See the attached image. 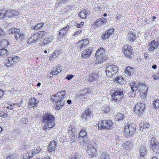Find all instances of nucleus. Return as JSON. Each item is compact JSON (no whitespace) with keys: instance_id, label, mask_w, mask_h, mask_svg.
I'll use <instances>...</instances> for the list:
<instances>
[{"instance_id":"nucleus-15","label":"nucleus","mask_w":159,"mask_h":159,"mask_svg":"<svg viewBox=\"0 0 159 159\" xmlns=\"http://www.w3.org/2000/svg\"><path fill=\"white\" fill-rule=\"evenodd\" d=\"M158 45V43L155 41V40L152 41L148 45V49L150 51H152L156 49Z\"/></svg>"},{"instance_id":"nucleus-50","label":"nucleus","mask_w":159,"mask_h":159,"mask_svg":"<svg viewBox=\"0 0 159 159\" xmlns=\"http://www.w3.org/2000/svg\"><path fill=\"white\" fill-rule=\"evenodd\" d=\"M44 24L43 23H39L38 24L34 26V28L35 30H38L39 29L41 28L43 25Z\"/></svg>"},{"instance_id":"nucleus-11","label":"nucleus","mask_w":159,"mask_h":159,"mask_svg":"<svg viewBox=\"0 0 159 159\" xmlns=\"http://www.w3.org/2000/svg\"><path fill=\"white\" fill-rule=\"evenodd\" d=\"M92 116L91 111L89 109H88L82 114V118L84 120H87Z\"/></svg>"},{"instance_id":"nucleus-53","label":"nucleus","mask_w":159,"mask_h":159,"mask_svg":"<svg viewBox=\"0 0 159 159\" xmlns=\"http://www.w3.org/2000/svg\"><path fill=\"white\" fill-rule=\"evenodd\" d=\"M5 10L0 11V19H2L5 18Z\"/></svg>"},{"instance_id":"nucleus-46","label":"nucleus","mask_w":159,"mask_h":159,"mask_svg":"<svg viewBox=\"0 0 159 159\" xmlns=\"http://www.w3.org/2000/svg\"><path fill=\"white\" fill-rule=\"evenodd\" d=\"M153 106L157 109L159 108V100L157 99L154 101Z\"/></svg>"},{"instance_id":"nucleus-28","label":"nucleus","mask_w":159,"mask_h":159,"mask_svg":"<svg viewBox=\"0 0 159 159\" xmlns=\"http://www.w3.org/2000/svg\"><path fill=\"white\" fill-rule=\"evenodd\" d=\"M38 102L35 98H31L30 99L29 107L30 108L34 107H36L38 104Z\"/></svg>"},{"instance_id":"nucleus-60","label":"nucleus","mask_w":159,"mask_h":159,"mask_svg":"<svg viewBox=\"0 0 159 159\" xmlns=\"http://www.w3.org/2000/svg\"><path fill=\"white\" fill-rule=\"evenodd\" d=\"M80 47V50L83 49V48H85V45L83 44L82 43H80V44L79 45H78Z\"/></svg>"},{"instance_id":"nucleus-48","label":"nucleus","mask_w":159,"mask_h":159,"mask_svg":"<svg viewBox=\"0 0 159 159\" xmlns=\"http://www.w3.org/2000/svg\"><path fill=\"white\" fill-rule=\"evenodd\" d=\"M52 40V38L51 37L49 38H46L43 40V43H45V44H47L51 42Z\"/></svg>"},{"instance_id":"nucleus-25","label":"nucleus","mask_w":159,"mask_h":159,"mask_svg":"<svg viewBox=\"0 0 159 159\" xmlns=\"http://www.w3.org/2000/svg\"><path fill=\"white\" fill-rule=\"evenodd\" d=\"M56 145L57 143L55 141H53L51 142L48 147L49 151L51 152L54 151L55 150Z\"/></svg>"},{"instance_id":"nucleus-61","label":"nucleus","mask_w":159,"mask_h":159,"mask_svg":"<svg viewBox=\"0 0 159 159\" xmlns=\"http://www.w3.org/2000/svg\"><path fill=\"white\" fill-rule=\"evenodd\" d=\"M81 31L82 30H80L77 31L75 32V33L73 35L74 36H77V35L80 34Z\"/></svg>"},{"instance_id":"nucleus-18","label":"nucleus","mask_w":159,"mask_h":159,"mask_svg":"<svg viewBox=\"0 0 159 159\" xmlns=\"http://www.w3.org/2000/svg\"><path fill=\"white\" fill-rule=\"evenodd\" d=\"M79 137L80 139H82L83 141L84 142L87 141L88 140L87 133L85 129H82L81 130Z\"/></svg>"},{"instance_id":"nucleus-16","label":"nucleus","mask_w":159,"mask_h":159,"mask_svg":"<svg viewBox=\"0 0 159 159\" xmlns=\"http://www.w3.org/2000/svg\"><path fill=\"white\" fill-rule=\"evenodd\" d=\"M70 27V26L69 25H67L66 27L62 28L60 31L58 33V39H61L65 35L66 32L69 29Z\"/></svg>"},{"instance_id":"nucleus-9","label":"nucleus","mask_w":159,"mask_h":159,"mask_svg":"<svg viewBox=\"0 0 159 159\" xmlns=\"http://www.w3.org/2000/svg\"><path fill=\"white\" fill-rule=\"evenodd\" d=\"M123 50L125 56L128 58H132L134 56V53L133 52L132 47L128 45L124 46Z\"/></svg>"},{"instance_id":"nucleus-49","label":"nucleus","mask_w":159,"mask_h":159,"mask_svg":"<svg viewBox=\"0 0 159 159\" xmlns=\"http://www.w3.org/2000/svg\"><path fill=\"white\" fill-rule=\"evenodd\" d=\"M54 125H53L52 126H49V125L47 124H45L43 126V129L45 131H47L48 129H49L51 128H52L54 127Z\"/></svg>"},{"instance_id":"nucleus-34","label":"nucleus","mask_w":159,"mask_h":159,"mask_svg":"<svg viewBox=\"0 0 159 159\" xmlns=\"http://www.w3.org/2000/svg\"><path fill=\"white\" fill-rule=\"evenodd\" d=\"M98 78V76L97 74L93 73L91 74L89 77V80L91 81H95L97 80Z\"/></svg>"},{"instance_id":"nucleus-8","label":"nucleus","mask_w":159,"mask_h":159,"mask_svg":"<svg viewBox=\"0 0 159 159\" xmlns=\"http://www.w3.org/2000/svg\"><path fill=\"white\" fill-rule=\"evenodd\" d=\"M45 32L44 31H39L37 33L33 34L28 40V43H31L35 42L37 40L43 37L45 34Z\"/></svg>"},{"instance_id":"nucleus-41","label":"nucleus","mask_w":159,"mask_h":159,"mask_svg":"<svg viewBox=\"0 0 159 159\" xmlns=\"http://www.w3.org/2000/svg\"><path fill=\"white\" fill-rule=\"evenodd\" d=\"M1 45L3 47L7 46L9 43L8 41L6 39H2L1 42Z\"/></svg>"},{"instance_id":"nucleus-17","label":"nucleus","mask_w":159,"mask_h":159,"mask_svg":"<svg viewBox=\"0 0 159 159\" xmlns=\"http://www.w3.org/2000/svg\"><path fill=\"white\" fill-rule=\"evenodd\" d=\"M93 51V48L90 47L85 51L82 52L81 56L83 58H85L88 57L91 54Z\"/></svg>"},{"instance_id":"nucleus-14","label":"nucleus","mask_w":159,"mask_h":159,"mask_svg":"<svg viewBox=\"0 0 159 159\" xmlns=\"http://www.w3.org/2000/svg\"><path fill=\"white\" fill-rule=\"evenodd\" d=\"M95 58L96 59L97 61L96 63L99 64L101 63H102L107 59L106 55H99L98 54H95Z\"/></svg>"},{"instance_id":"nucleus-22","label":"nucleus","mask_w":159,"mask_h":159,"mask_svg":"<svg viewBox=\"0 0 159 159\" xmlns=\"http://www.w3.org/2000/svg\"><path fill=\"white\" fill-rule=\"evenodd\" d=\"M139 91L140 93H142L144 95L146 94L147 92V87L144 84H139Z\"/></svg>"},{"instance_id":"nucleus-38","label":"nucleus","mask_w":159,"mask_h":159,"mask_svg":"<svg viewBox=\"0 0 159 159\" xmlns=\"http://www.w3.org/2000/svg\"><path fill=\"white\" fill-rule=\"evenodd\" d=\"M124 148L127 150L130 149V148L132 147V143L130 141H127L124 143Z\"/></svg>"},{"instance_id":"nucleus-19","label":"nucleus","mask_w":159,"mask_h":159,"mask_svg":"<svg viewBox=\"0 0 159 159\" xmlns=\"http://www.w3.org/2000/svg\"><path fill=\"white\" fill-rule=\"evenodd\" d=\"M107 19H105L104 17H101L98 19L94 23L95 25L97 27L98 26L101 25L104 23H105L108 21Z\"/></svg>"},{"instance_id":"nucleus-42","label":"nucleus","mask_w":159,"mask_h":159,"mask_svg":"<svg viewBox=\"0 0 159 159\" xmlns=\"http://www.w3.org/2000/svg\"><path fill=\"white\" fill-rule=\"evenodd\" d=\"M74 129H71V130H69L68 132V134L69 137L72 139H74L75 136V134L73 133Z\"/></svg>"},{"instance_id":"nucleus-58","label":"nucleus","mask_w":159,"mask_h":159,"mask_svg":"<svg viewBox=\"0 0 159 159\" xmlns=\"http://www.w3.org/2000/svg\"><path fill=\"white\" fill-rule=\"evenodd\" d=\"M74 76L72 75H68L66 78L68 80H70Z\"/></svg>"},{"instance_id":"nucleus-52","label":"nucleus","mask_w":159,"mask_h":159,"mask_svg":"<svg viewBox=\"0 0 159 159\" xmlns=\"http://www.w3.org/2000/svg\"><path fill=\"white\" fill-rule=\"evenodd\" d=\"M156 138L155 136H153L151 139V140H150V144L152 146V145L154 144L155 143H156L157 142H158L157 141H156Z\"/></svg>"},{"instance_id":"nucleus-7","label":"nucleus","mask_w":159,"mask_h":159,"mask_svg":"<svg viewBox=\"0 0 159 159\" xmlns=\"http://www.w3.org/2000/svg\"><path fill=\"white\" fill-rule=\"evenodd\" d=\"M113 123L111 120H103L99 121L98 123V127L99 129H111L112 128Z\"/></svg>"},{"instance_id":"nucleus-2","label":"nucleus","mask_w":159,"mask_h":159,"mask_svg":"<svg viewBox=\"0 0 159 159\" xmlns=\"http://www.w3.org/2000/svg\"><path fill=\"white\" fill-rule=\"evenodd\" d=\"M110 94L112 96L111 101L118 103L122 100L124 92L123 89H116L115 90H111Z\"/></svg>"},{"instance_id":"nucleus-54","label":"nucleus","mask_w":159,"mask_h":159,"mask_svg":"<svg viewBox=\"0 0 159 159\" xmlns=\"http://www.w3.org/2000/svg\"><path fill=\"white\" fill-rule=\"evenodd\" d=\"M150 126L149 124L146 123L143 125V126L141 127V128H142L143 129H146V128H148Z\"/></svg>"},{"instance_id":"nucleus-13","label":"nucleus","mask_w":159,"mask_h":159,"mask_svg":"<svg viewBox=\"0 0 159 159\" xmlns=\"http://www.w3.org/2000/svg\"><path fill=\"white\" fill-rule=\"evenodd\" d=\"M92 90L90 88H84L83 89L81 93L79 96V98H81L83 97L84 98H86V96H88V95H91L92 93Z\"/></svg>"},{"instance_id":"nucleus-63","label":"nucleus","mask_w":159,"mask_h":159,"mask_svg":"<svg viewBox=\"0 0 159 159\" xmlns=\"http://www.w3.org/2000/svg\"><path fill=\"white\" fill-rule=\"evenodd\" d=\"M7 109H10L11 110H13V109L15 108V107L13 106L10 105L9 106L7 107Z\"/></svg>"},{"instance_id":"nucleus-4","label":"nucleus","mask_w":159,"mask_h":159,"mask_svg":"<svg viewBox=\"0 0 159 159\" xmlns=\"http://www.w3.org/2000/svg\"><path fill=\"white\" fill-rule=\"evenodd\" d=\"M125 129L124 135L127 137L129 135L133 134L135 131V126L133 125L129 122L125 123Z\"/></svg>"},{"instance_id":"nucleus-55","label":"nucleus","mask_w":159,"mask_h":159,"mask_svg":"<svg viewBox=\"0 0 159 159\" xmlns=\"http://www.w3.org/2000/svg\"><path fill=\"white\" fill-rule=\"evenodd\" d=\"M12 62H13V63H16V61H18L19 59V58L18 57H12Z\"/></svg>"},{"instance_id":"nucleus-40","label":"nucleus","mask_w":159,"mask_h":159,"mask_svg":"<svg viewBox=\"0 0 159 159\" xmlns=\"http://www.w3.org/2000/svg\"><path fill=\"white\" fill-rule=\"evenodd\" d=\"M81 43H82L85 46H87V44L89 43V41L86 39H84L83 40L79 41L77 43L78 45H79Z\"/></svg>"},{"instance_id":"nucleus-26","label":"nucleus","mask_w":159,"mask_h":159,"mask_svg":"<svg viewBox=\"0 0 159 159\" xmlns=\"http://www.w3.org/2000/svg\"><path fill=\"white\" fill-rule=\"evenodd\" d=\"M62 70V67L61 66H58L53 67L52 72H51L50 74L52 76L53 75H56L61 72Z\"/></svg>"},{"instance_id":"nucleus-32","label":"nucleus","mask_w":159,"mask_h":159,"mask_svg":"<svg viewBox=\"0 0 159 159\" xmlns=\"http://www.w3.org/2000/svg\"><path fill=\"white\" fill-rule=\"evenodd\" d=\"M152 146L155 152L159 153V143L158 142L155 143L154 144L152 145Z\"/></svg>"},{"instance_id":"nucleus-37","label":"nucleus","mask_w":159,"mask_h":159,"mask_svg":"<svg viewBox=\"0 0 159 159\" xmlns=\"http://www.w3.org/2000/svg\"><path fill=\"white\" fill-rule=\"evenodd\" d=\"M115 81L116 82L118 83L121 84H124L125 80L121 76H120L118 77H117L116 78Z\"/></svg>"},{"instance_id":"nucleus-59","label":"nucleus","mask_w":159,"mask_h":159,"mask_svg":"<svg viewBox=\"0 0 159 159\" xmlns=\"http://www.w3.org/2000/svg\"><path fill=\"white\" fill-rule=\"evenodd\" d=\"M4 34V32L2 30L0 29V38L3 37Z\"/></svg>"},{"instance_id":"nucleus-47","label":"nucleus","mask_w":159,"mask_h":159,"mask_svg":"<svg viewBox=\"0 0 159 159\" xmlns=\"http://www.w3.org/2000/svg\"><path fill=\"white\" fill-rule=\"evenodd\" d=\"M8 112L6 111H0V117L3 118H6L7 116Z\"/></svg>"},{"instance_id":"nucleus-24","label":"nucleus","mask_w":159,"mask_h":159,"mask_svg":"<svg viewBox=\"0 0 159 159\" xmlns=\"http://www.w3.org/2000/svg\"><path fill=\"white\" fill-rule=\"evenodd\" d=\"M125 71L126 75L128 77L130 76L131 75L133 74L134 73V68L129 66L126 67L125 69Z\"/></svg>"},{"instance_id":"nucleus-29","label":"nucleus","mask_w":159,"mask_h":159,"mask_svg":"<svg viewBox=\"0 0 159 159\" xmlns=\"http://www.w3.org/2000/svg\"><path fill=\"white\" fill-rule=\"evenodd\" d=\"M9 52L5 48H2L0 49V56L5 58L8 56Z\"/></svg>"},{"instance_id":"nucleus-6","label":"nucleus","mask_w":159,"mask_h":159,"mask_svg":"<svg viewBox=\"0 0 159 159\" xmlns=\"http://www.w3.org/2000/svg\"><path fill=\"white\" fill-rule=\"evenodd\" d=\"M10 34H14V37L18 42H21L24 38V35L23 32L16 28H12L9 31Z\"/></svg>"},{"instance_id":"nucleus-33","label":"nucleus","mask_w":159,"mask_h":159,"mask_svg":"<svg viewBox=\"0 0 159 159\" xmlns=\"http://www.w3.org/2000/svg\"><path fill=\"white\" fill-rule=\"evenodd\" d=\"M12 58L10 57L8 58L7 60H5V64L7 67H11L13 64V62H12Z\"/></svg>"},{"instance_id":"nucleus-62","label":"nucleus","mask_w":159,"mask_h":159,"mask_svg":"<svg viewBox=\"0 0 159 159\" xmlns=\"http://www.w3.org/2000/svg\"><path fill=\"white\" fill-rule=\"evenodd\" d=\"M84 24V22H81V24H77V28H80L81 27V26H82Z\"/></svg>"},{"instance_id":"nucleus-5","label":"nucleus","mask_w":159,"mask_h":159,"mask_svg":"<svg viewBox=\"0 0 159 159\" xmlns=\"http://www.w3.org/2000/svg\"><path fill=\"white\" fill-rule=\"evenodd\" d=\"M105 70L106 74L108 76H111L116 73L118 70V67L115 65L111 64L109 63L106 65Z\"/></svg>"},{"instance_id":"nucleus-51","label":"nucleus","mask_w":159,"mask_h":159,"mask_svg":"<svg viewBox=\"0 0 159 159\" xmlns=\"http://www.w3.org/2000/svg\"><path fill=\"white\" fill-rule=\"evenodd\" d=\"M109 37L110 36L106 32H105V33L102 34L101 36L102 38L103 39H106Z\"/></svg>"},{"instance_id":"nucleus-35","label":"nucleus","mask_w":159,"mask_h":159,"mask_svg":"<svg viewBox=\"0 0 159 159\" xmlns=\"http://www.w3.org/2000/svg\"><path fill=\"white\" fill-rule=\"evenodd\" d=\"M124 118V115L121 113H118L115 117L116 120L120 121Z\"/></svg>"},{"instance_id":"nucleus-45","label":"nucleus","mask_w":159,"mask_h":159,"mask_svg":"<svg viewBox=\"0 0 159 159\" xmlns=\"http://www.w3.org/2000/svg\"><path fill=\"white\" fill-rule=\"evenodd\" d=\"M102 109L103 111L107 112L110 111V107L108 106H103L102 107Z\"/></svg>"},{"instance_id":"nucleus-27","label":"nucleus","mask_w":159,"mask_h":159,"mask_svg":"<svg viewBox=\"0 0 159 159\" xmlns=\"http://www.w3.org/2000/svg\"><path fill=\"white\" fill-rule=\"evenodd\" d=\"M139 84L138 83H136L135 82L130 83L129 86L131 89L132 92H135L138 90Z\"/></svg>"},{"instance_id":"nucleus-44","label":"nucleus","mask_w":159,"mask_h":159,"mask_svg":"<svg viewBox=\"0 0 159 159\" xmlns=\"http://www.w3.org/2000/svg\"><path fill=\"white\" fill-rule=\"evenodd\" d=\"M31 157H32L30 156V153L29 152L28 153H25L23 154L22 158L23 159H29Z\"/></svg>"},{"instance_id":"nucleus-39","label":"nucleus","mask_w":159,"mask_h":159,"mask_svg":"<svg viewBox=\"0 0 159 159\" xmlns=\"http://www.w3.org/2000/svg\"><path fill=\"white\" fill-rule=\"evenodd\" d=\"M69 158V159H82V157L79 154L76 153L74 155H71Z\"/></svg>"},{"instance_id":"nucleus-12","label":"nucleus","mask_w":159,"mask_h":159,"mask_svg":"<svg viewBox=\"0 0 159 159\" xmlns=\"http://www.w3.org/2000/svg\"><path fill=\"white\" fill-rule=\"evenodd\" d=\"M87 150V152L90 157H93L96 156V151L94 146H89Z\"/></svg>"},{"instance_id":"nucleus-10","label":"nucleus","mask_w":159,"mask_h":159,"mask_svg":"<svg viewBox=\"0 0 159 159\" xmlns=\"http://www.w3.org/2000/svg\"><path fill=\"white\" fill-rule=\"evenodd\" d=\"M145 108V106L143 103L141 102H139L135 106L134 111L136 114L139 113H142Z\"/></svg>"},{"instance_id":"nucleus-20","label":"nucleus","mask_w":159,"mask_h":159,"mask_svg":"<svg viewBox=\"0 0 159 159\" xmlns=\"http://www.w3.org/2000/svg\"><path fill=\"white\" fill-rule=\"evenodd\" d=\"M17 15V13L16 12H15V11L13 10H8L7 11L5 10L4 15L5 18H6L7 17H11L13 16H16Z\"/></svg>"},{"instance_id":"nucleus-57","label":"nucleus","mask_w":159,"mask_h":159,"mask_svg":"<svg viewBox=\"0 0 159 159\" xmlns=\"http://www.w3.org/2000/svg\"><path fill=\"white\" fill-rule=\"evenodd\" d=\"M152 77L154 79V80L158 79H159V74L157 73L155 75H153L152 76Z\"/></svg>"},{"instance_id":"nucleus-36","label":"nucleus","mask_w":159,"mask_h":159,"mask_svg":"<svg viewBox=\"0 0 159 159\" xmlns=\"http://www.w3.org/2000/svg\"><path fill=\"white\" fill-rule=\"evenodd\" d=\"M95 54L99 55H106L105 52V50L102 48H99Z\"/></svg>"},{"instance_id":"nucleus-3","label":"nucleus","mask_w":159,"mask_h":159,"mask_svg":"<svg viewBox=\"0 0 159 159\" xmlns=\"http://www.w3.org/2000/svg\"><path fill=\"white\" fill-rule=\"evenodd\" d=\"M54 118L53 116L48 113L43 114L42 121L45 124L49 125V126H52L55 125Z\"/></svg>"},{"instance_id":"nucleus-64","label":"nucleus","mask_w":159,"mask_h":159,"mask_svg":"<svg viewBox=\"0 0 159 159\" xmlns=\"http://www.w3.org/2000/svg\"><path fill=\"white\" fill-rule=\"evenodd\" d=\"M6 159H15V157L13 155H10L7 157Z\"/></svg>"},{"instance_id":"nucleus-21","label":"nucleus","mask_w":159,"mask_h":159,"mask_svg":"<svg viewBox=\"0 0 159 159\" xmlns=\"http://www.w3.org/2000/svg\"><path fill=\"white\" fill-rule=\"evenodd\" d=\"M42 150V149H41L39 147H38L31 149L29 152L30 153V156L32 157L39 152H41Z\"/></svg>"},{"instance_id":"nucleus-31","label":"nucleus","mask_w":159,"mask_h":159,"mask_svg":"<svg viewBox=\"0 0 159 159\" xmlns=\"http://www.w3.org/2000/svg\"><path fill=\"white\" fill-rule=\"evenodd\" d=\"M128 40L130 42L134 41L136 39V35L133 33H129L127 36Z\"/></svg>"},{"instance_id":"nucleus-56","label":"nucleus","mask_w":159,"mask_h":159,"mask_svg":"<svg viewBox=\"0 0 159 159\" xmlns=\"http://www.w3.org/2000/svg\"><path fill=\"white\" fill-rule=\"evenodd\" d=\"M107 30L108 31V32L109 33V34H111V35H112L114 32V29L111 28L107 29Z\"/></svg>"},{"instance_id":"nucleus-30","label":"nucleus","mask_w":159,"mask_h":159,"mask_svg":"<svg viewBox=\"0 0 159 159\" xmlns=\"http://www.w3.org/2000/svg\"><path fill=\"white\" fill-rule=\"evenodd\" d=\"M148 150L146 149V147L144 146H142L140 149V155L141 157H142L144 158L147 153Z\"/></svg>"},{"instance_id":"nucleus-43","label":"nucleus","mask_w":159,"mask_h":159,"mask_svg":"<svg viewBox=\"0 0 159 159\" xmlns=\"http://www.w3.org/2000/svg\"><path fill=\"white\" fill-rule=\"evenodd\" d=\"M100 159H109V155L105 152H103L101 156Z\"/></svg>"},{"instance_id":"nucleus-23","label":"nucleus","mask_w":159,"mask_h":159,"mask_svg":"<svg viewBox=\"0 0 159 159\" xmlns=\"http://www.w3.org/2000/svg\"><path fill=\"white\" fill-rule=\"evenodd\" d=\"M89 14V11L86 10H84L79 12L78 16L81 18L84 19L86 18Z\"/></svg>"},{"instance_id":"nucleus-1","label":"nucleus","mask_w":159,"mask_h":159,"mask_svg":"<svg viewBox=\"0 0 159 159\" xmlns=\"http://www.w3.org/2000/svg\"><path fill=\"white\" fill-rule=\"evenodd\" d=\"M66 94L65 91H61L58 92L55 96H52L51 99L57 102V109H59L64 104V98L66 97Z\"/></svg>"}]
</instances>
